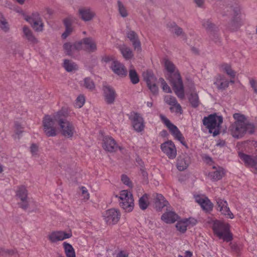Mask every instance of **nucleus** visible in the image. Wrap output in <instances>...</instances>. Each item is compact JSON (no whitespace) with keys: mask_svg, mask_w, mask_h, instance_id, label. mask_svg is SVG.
<instances>
[{"mask_svg":"<svg viewBox=\"0 0 257 257\" xmlns=\"http://www.w3.org/2000/svg\"><path fill=\"white\" fill-rule=\"evenodd\" d=\"M65 117L66 115L62 111H59L54 115L55 119L60 126L62 135L67 138H71L75 132V128L72 123L66 120Z\"/></svg>","mask_w":257,"mask_h":257,"instance_id":"obj_1","label":"nucleus"},{"mask_svg":"<svg viewBox=\"0 0 257 257\" xmlns=\"http://www.w3.org/2000/svg\"><path fill=\"white\" fill-rule=\"evenodd\" d=\"M223 122L222 116L216 114H210L207 117H204L203 123L209 130V132L212 134L213 136L219 134L220 125Z\"/></svg>","mask_w":257,"mask_h":257,"instance_id":"obj_2","label":"nucleus"},{"mask_svg":"<svg viewBox=\"0 0 257 257\" xmlns=\"http://www.w3.org/2000/svg\"><path fill=\"white\" fill-rule=\"evenodd\" d=\"M229 225L224 224L219 221L215 222L212 229L215 234L219 238L228 242L232 239V234L229 230Z\"/></svg>","mask_w":257,"mask_h":257,"instance_id":"obj_3","label":"nucleus"},{"mask_svg":"<svg viewBox=\"0 0 257 257\" xmlns=\"http://www.w3.org/2000/svg\"><path fill=\"white\" fill-rule=\"evenodd\" d=\"M170 81L176 94L179 98L183 99L185 96L184 86L181 75L178 71L170 73Z\"/></svg>","mask_w":257,"mask_h":257,"instance_id":"obj_4","label":"nucleus"},{"mask_svg":"<svg viewBox=\"0 0 257 257\" xmlns=\"http://www.w3.org/2000/svg\"><path fill=\"white\" fill-rule=\"evenodd\" d=\"M160 117L174 138L179 141L183 145L187 148V144L185 141V138L178 127L171 123V121L163 114H161L160 115Z\"/></svg>","mask_w":257,"mask_h":257,"instance_id":"obj_5","label":"nucleus"},{"mask_svg":"<svg viewBox=\"0 0 257 257\" xmlns=\"http://www.w3.org/2000/svg\"><path fill=\"white\" fill-rule=\"evenodd\" d=\"M55 121H56L55 118H52L49 115L45 116L43 119L44 131L48 137H54L57 135L56 128L54 126Z\"/></svg>","mask_w":257,"mask_h":257,"instance_id":"obj_6","label":"nucleus"},{"mask_svg":"<svg viewBox=\"0 0 257 257\" xmlns=\"http://www.w3.org/2000/svg\"><path fill=\"white\" fill-rule=\"evenodd\" d=\"M102 146L104 150L111 153L115 152L119 150L123 153L124 150L123 148L117 144L114 139L109 136L103 138Z\"/></svg>","mask_w":257,"mask_h":257,"instance_id":"obj_7","label":"nucleus"},{"mask_svg":"<svg viewBox=\"0 0 257 257\" xmlns=\"http://www.w3.org/2000/svg\"><path fill=\"white\" fill-rule=\"evenodd\" d=\"M25 19L28 22L32 28L37 32L42 31L44 24L38 13H33L31 16H26Z\"/></svg>","mask_w":257,"mask_h":257,"instance_id":"obj_8","label":"nucleus"},{"mask_svg":"<svg viewBox=\"0 0 257 257\" xmlns=\"http://www.w3.org/2000/svg\"><path fill=\"white\" fill-rule=\"evenodd\" d=\"M143 77L147 86L151 91L154 94L158 92V87L156 85L157 78L150 71H147L143 73Z\"/></svg>","mask_w":257,"mask_h":257,"instance_id":"obj_9","label":"nucleus"},{"mask_svg":"<svg viewBox=\"0 0 257 257\" xmlns=\"http://www.w3.org/2000/svg\"><path fill=\"white\" fill-rule=\"evenodd\" d=\"M130 119L132 121V125L135 131L141 132L144 130L145 127L144 120L141 114L132 112Z\"/></svg>","mask_w":257,"mask_h":257,"instance_id":"obj_10","label":"nucleus"},{"mask_svg":"<svg viewBox=\"0 0 257 257\" xmlns=\"http://www.w3.org/2000/svg\"><path fill=\"white\" fill-rule=\"evenodd\" d=\"M152 197L154 208L158 211H161L162 209L168 204V201L161 194L155 193L153 194Z\"/></svg>","mask_w":257,"mask_h":257,"instance_id":"obj_11","label":"nucleus"},{"mask_svg":"<svg viewBox=\"0 0 257 257\" xmlns=\"http://www.w3.org/2000/svg\"><path fill=\"white\" fill-rule=\"evenodd\" d=\"M72 236V233L71 230H70L68 232L63 231H53L49 234L48 238L52 242H55L58 241L69 238Z\"/></svg>","mask_w":257,"mask_h":257,"instance_id":"obj_12","label":"nucleus"},{"mask_svg":"<svg viewBox=\"0 0 257 257\" xmlns=\"http://www.w3.org/2000/svg\"><path fill=\"white\" fill-rule=\"evenodd\" d=\"M63 47L66 54L72 56L76 52L82 50V44L79 41L75 42L74 43L67 42L63 45Z\"/></svg>","mask_w":257,"mask_h":257,"instance_id":"obj_13","label":"nucleus"},{"mask_svg":"<svg viewBox=\"0 0 257 257\" xmlns=\"http://www.w3.org/2000/svg\"><path fill=\"white\" fill-rule=\"evenodd\" d=\"M161 149L168 157L171 159L176 156V149L175 145L171 141H168L161 145Z\"/></svg>","mask_w":257,"mask_h":257,"instance_id":"obj_14","label":"nucleus"},{"mask_svg":"<svg viewBox=\"0 0 257 257\" xmlns=\"http://www.w3.org/2000/svg\"><path fill=\"white\" fill-rule=\"evenodd\" d=\"M111 68L112 71L120 77L127 76V70L124 65L118 61H113Z\"/></svg>","mask_w":257,"mask_h":257,"instance_id":"obj_15","label":"nucleus"},{"mask_svg":"<svg viewBox=\"0 0 257 257\" xmlns=\"http://www.w3.org/2000/svg\"><path fill=\"white\" fill-rule=\"evenodd\" d=\"M120 214L119 212L114 209H110L106 211L105 215V221L108 224H115L119 220Z\"/></svg>","mask_w":257,"mask_h":257,"instance_id":"obj_16","label":"nucleus"},{"mask_svg":"<svg viewBox=\"0 0 257 257\" xmlns=\"http://www.w3.org/2000/svg\"><path fill=\"white\" fill-rule=\"evenodd\" d=\"M79 42H81L82 44V49H83L88 52H93L97 50L96 43L92 38H83Z\"/></svg>","mask_w":257,"mask_h":257,"instance_id":"obj_17","label":"nucleus"},{"mask_svg":"<svg viewBox=\"0 0 257 257\" xmlns=\"http://www.w3.org/2000/svg\"><path fill=\"white\" fill-rule=\"evenodd\" d=\"M245 122L234 123L231 128L233 136L237 138L242 137L245 133Z\"/></svg>","mask_w":257,"mask_h":257,"instance_id":"obj_18","label":"nucleus"},{"mask_svg":"<svg viewBox=\"0 0 257 257\" xmlns=\"http://www.w3.org/2000/svg\"><path fill=\"white\" fill-rule=\"evenodd\" d=\"M104 97L107 104H112L114 102L116 96L115 90L110 86L104 85L103 87Z\"/></svg>","mask_w":257,"mask_h":257,"instance_id":"obj_19","label":"nucleus"},{"mask_svg":"<svg viewBox=\"0 0 257 257\" xmlns=\"http://www.w3.org/2000/svg\"><path fill=\"white\" fill-rule=\"evenodd\" d=\"M127 38L132 42L135 50L141 52V43L138 34L134 31L130 30L126 33Z\"/></svg>","mask_w":257,"mask_h":257,"instance_id":"obj_20","label":"nucleus"},{"mask_svg":"<svg viewBox=\"0 0 257 257\" xmlns=\"http://www.w3.org/2000/svg\"><path fill=\"white\" fill-rule=\"evenodd\" d=\"M217 209L219 210L222 214L226 216L227 218H233V214L230 211L229 208L227 207V202L221 199L218 198L217 200Z\"/></svg>","mask_w":257,"mask_h":257,"instance_id":"obj_21","label":"nucleus"},{"mask_svg":"<svg viewBox=\"0 0 257 257\" xmlns=\"http://www.w3.org/2000/svg\"><path fill=\"white\" fill-rule=\"evenodd\" d=\"M161 219L167 223H173L179 219V216L173 211H168L164 213Z\"/></svg>","mask_w":257,"mask_h":257,"instance_id":"obj_22","label":"nucleus"},{"mask_svg":"<svg viewBox=\"0 0 257 257\" xmlns=\"http://www.w3.org/2000/svg\"><path fill=\"white\" fill-rule=\"evenodd\" d=\"M79 14L81 19L84 21L91 20L95 15L94 13L92 12L90 9L86 8L80 9Z\"/></svg>","mask_w":257,"mask_h":257,"instance_id":"obj_23","label":"nucleus"},{"mask_svg":"<svg viewBox=\"0 0 257 257\" xmlns=\"http://www.w3.org/2000/svg\"><path fill=\"white\" fill-rule=\"evenodd\" d=\"M212 168L215 170L213 172L209 174L211 179L213 181H217L220 180L225 175L224 169L221 167L213 166Z\"/></svg>","mask_w":257,"mask_h":257,"instance_id":"obj_24","label":"nucleus"},{"mask_svg":"<svg viewBox=\"0 0 257 257\" xmlns=\"http://www.w3.org/2000/svg\"><path fill=\"white\" fill-rule=\"evenodd\" d=\"M214 84L218 89L224 90L229 86V81L225 79V77L221 74L217 76Z\"/></svg>","mask_w":257,"mask_h":257,"instance_id":"obj_25","label":"nucleus"},{"mask_svg":"<svg viewBox=\"0 0 257 257\" xmlns=\"http://www.w3.org/2000/svg\"><path fill=\"white\" fill-rule=\"evenodd\" d=\"M120 206L127 211H131L134 206V198L133 195H131V197L127 198V199L121 200L119 203Z\"/></svg>","mask_w":257,"mask_h":257,"instance_id":"obj_26","label":"nucleus"},{"mask_svg":"<svg viewBox=\"0 0 257 257\" xmlns=\"http://www.w3.org/2000/svg\"><path fill=\"white\" fill-rule=\"evenodd\" d=\"M220 67L222 69L223 72L226 73L229 77L235 78L236 72L232 69L230 64L223 63L220 65Z\"/></svg>","mask_w":257,"mask_h":257,"instance_id":"obj_27","label":"nucleus"},{"mask_svg":"<svg viewBox=\"0 0 257 257\" xmlns=\"http://www.w3.org/2000/svg\"><path fill=\"white\" fill-rule=\"evenodd\" d=\"M23 29L25 36L29 42L33 44L37 43L38 40L33 35L32 31L27 26H24Z\"/></svg>","mask_w":257,"mask_h":257,"instance_id":"obj_28","label":"nucleus"},{"mask_svg":"<svg viewBox=\"0 0 257 257\" xmlns=\"http://www.w3.org/2000/svg\"><path fill=\"white\" fill-rule=\"evenodd\" d=\"M188 99L193 107L196 108L199 106L200 103L199 97L197 93L195 91L193 90L191 92Z\"/></svg>","mask_w":257,"mask_h":257,"instance_id":"obj_29","label":"nucleus"},{"mask_svg":"<svg viewBox=\"0 0 257 257\" xmlns=\"http://www.w3.org/2000/svg\"><path fill=\"white\" fill-rule=\"evenodd\" d=\"M202 26L206 30L213 34H214L215 32H217L218 30V27L209 20L204 21L202 23Z\"/></svg>","mask_w":257,"mask_h":257,"instance_id":"obj_30","label":"nucleus"},{"mask_svg":"<svg viewBox=\"0 0 257 257\" xmlns=\"http://www.w3.org/2000/svg\"><path fill=\"white\" fill-rule=\"evenodd\" d=\"M150 204L149 201V195L147 193L144 194L139 200V205L140 208L142 210L146 209Z\"/></svg>","mask_w":257,"mask_h":257,"instance_id":"obj_31","label":"nucleus"},{"mask_svg":"<svg viewBox=\"0 0 257 257\" xmlns=\"http://www.w3.org/2000/svg\"><path fill=\"white\" fill-rule=\"evenodd\" d=\"M63 246L65 250V253L67 257H75V250L72 246L66 242L63 243Z\"/></svg>","mask_w":257,"mask_h":257,"instance_id":"obj_32","label":"nucleus"},{"mask_svg":"<svg viewBox=\"0 0 257 257\" xmlns=\"http://www.w3.org/2000/svg\"><path fill=\"white\" fill-rule=\"evenodd\" d=\"M197 202L200 204L201 207L206 211H209L212 209V204L208 199L200 198L197 200Z\"/></svg>","mask_w":257,"mask_h":257,"instance_id":"obj_33","label":"nucleus"},{"mask_svg":"<svg viewBox=\"0 0 257 257\" xmlns=\"http://www.w3.org/2000/svg\"><path fill=\"white\" fill-rule=\"evenodd\" d=\"M17 195L20 198L21 201L27 199L28 191L24 186L22 185L19 187L17 191Z\"/></svg>","mask_w":257,"mask_h":257,"instance_id":"obj_34","label":"nucleus"},{"mask_svg":"<svg viewBox=\"0 0 257 257\" xmlns=\"http://www.w3.org/2000/svg\"><path fill=\"white\" fill-rule=\"evenodd\" d=\"M63 67L68 72H71L77 69V65L75 63L68 59L64 60Z\"/></svg>","mask_w":257,"mask_h":257,"instance_id":"obj_35","label":"nucleus"},{"mask_svg":"<svg viewBox=\"0 0 257 257\" xmlns=\"http://www.w3.org/2000/svg\"><path fill=\"white\" fill-rule=\"evenodd\" d=\"M120 51L123 57L126 60L131 59L133 56V52L128 47L123 46L120 49Z\"/></svg>","mask_w":257,"mask_h":257,"instance_id":"obj_36","label":"nucleus"},{"mask_svg":"<svg viewBox=\"0 0 257 257\" xmlns=\"http://www.w3.org/2000/svg\"><path fill=\"white\" fill-rule=\"evenodd\" d=\"M188 221H190V220L185 219L183 221H179L176 225L177 230L181 232H185L187 229Z\"/></svg>","mask_w":257,"mask_h":257,"instance_id":"obj_37","label":"nucleus"},{"mask_svg":"<svg viewBox=\"0 0 257 257\" xmlns=\"http://www.w3.org/2000/svg\"><path fill=\"white\" fill-rule=\"evenodd\" d=\"M129 77L133 84H137L140 81L139 75L134 69H130L129 71Z\"/></svg>","mask_w":257,"mask_h":257,"instance_id":"obj_38","label":"nucleus"},{"mask_svg":"<svg viewBox=\"0 0 257 257\" xmlns=\"http://www.w3.org/2000/svg\"><path fill=\"white\" fill-rule=\"evenodd\" d=\"M238 156L240 159L243 161H257V156H254L253 155H246L243 153L239 152Z\"/></svg>","mask_w":257,"mask_h":257,"instance_id":"obj_39","label":"nucleus"},{"mask_svg":"<svg viewBox=\"0 0 257 257\" xmlns=\"http://www.w3.org/2000/svg\"><path fill=\"white\" fill-rule=\"evenodd\" d=\"M83 86L90 90H92L95 88V85L93 81L89 77L86 78L84 79Z\"/></svg>","mask_w":257,"mask_h":257,"instance_id":"obj_40","label":"nucleus"},{"mask_svg":"<svg viewBox=\"0 0 257 257\" xmlns=\"http://www.w3.org/2000/svg\"><path fill=\"white\" fill-rule=\"evenodd\" d=\"M164 101L167 104L171 105V106L175 104L177 102V100L175 97L170 95H167L165 96Z\"/></svg>","mask_w":257,"mask_h":257,"instance_id":"obj_41","label":"nucleus"},{"mask_svg":"<svg viewBox=\"0 0 257 257\" xmlns=\"http://www.w3.org/2000/svg\"><path fill=\"white\" fill-rule=\"evenodd\" d=\"M0 27L1 29L5 32L9 30V27L8 22L3 17L0 13Z\"/></svg>","mask_w":257,"mask_h":257,"instance_id":"obj_42","label":"nucleus"},{"mask_svg":"<svg viewBox=\"0 0 257 257\" xmlns=\"http://www.w3.org/2000/svg\"><path fill=\"white\" fill-rule=\"evenodd\" d=\"M117 4L119 14L122 17H126L128 14L125 8L120 1H118Z\"/></svg>","mask_w":257,"mask_h":257,"instance_id":"obj_43","label":"nucleus"},{"mask_svg":"<svg viewBox=\"0 0 257 257\" xmlns=\"http://www.w3.org/2000/svg\"><path fill=\"white\" fill-rule=\"evenodd\" d=\"M165 67H166V70L170 73H174V72H175V66L172 62H171L169 60H166L165 61Z\"/></svg>","mask_w":257,"mask_h":257,"instance_id":"obj_44","label":"nucleus"},{"mask_svg":"<svg viewBox=\"0 0 257 257\" xmlns=\"http://www.w3.org/2000/svg\"><path fill=\"white\" fill-rule=\"evenodd\" d=\"M170 109L171 111H175L177 113L182 114L183 113V110L182 109L181 106L177 102L176 103H175V104L171 106Z\"/></svg>","mask_w":257,"mask_h":257,"instance_id":"obj_45","label":"nucleus"},{"mask_svg":"<svg viewBox=\"0 0 257 257\" xmlns=\"http://www.w3.org/2000/svg\"><path fill=\"white\" fill-rule=\"evenodd\" d=\"M159 80L161 82L163 90L167 93H171L172 92L171 89L166 82V81L164 80V79L162 78H160Z\"/></svg>","mask_w":257,"mask_h":257,"instance_id":"obj_46","label":"nucleus"},{"mask_svg":"<svg viewBox=\"0 0 257 257\" xmlns=\"http://www.w3.org/2000/svg\"><path fill=\"white\" fill-rule=\"evenodd\" d=\"M233 117L236 120L234 123L245 122L246 119L243 115L237 113L233 114Z\"/></svg>","mask_w":257,"mask_h":257,"instance_id":"obj_47","label":"nucleus"},{"mask_svg":"<svg viewBox=\"0 0 257 257\" xmlns=\"http://www.w3.org/2000/svg\"><path fill=\"white\" fill-rule=\"evenodd\" d=\"M121 180L124 184L127 185L130 187H133V183L130 181V178L127 177V175L125 174L122 175Z\"/></svg>","mask_w":257,"mask_h":257,"instance_id":"obj_48","label":"nucleus"},{"mask_svg":"<svg viewBox=\"0 0 257 257\" xmlns=\"http://www.w3.org/2000/svg\"><path fill=\"white\" fill-rule=\"evenodd\" d=\"M244 165L252 168L254 173L257 174V162H244Z\"/></svg>","mask_w":257,"mask_h":257,"instance_id":"obj_49","label":"nucleus"},{"mask_svg":"<svg viewBox=\"0 0 257 257\" xmlns=\"http://www.w3.org/2000/svg\"><path fill=\"white\" fill-rule=\"evenodd\" d=\"M131 195H133L131 193L128 192L127 190H122L120 193L119 199L121 200H126L127 198L131 197Z\"/></svg>","mask_w":257,"mask_h":257,"instance_id":"obj_50","label":"nucleus"},{"mask_svg":"<svg viewBox=\"0 0 257 257\" xmlns=\"http://www.w3.org/2000/svg\"><path fill=\"white\" fill-rule=\"evenodd\" d=\"M188 165L186 162H178L176 166L180 171H183L188 167Z\"/></svg>","mask_w":257,"mask_h":257,"instance_id":"obj_51","label":"nucleus"},{"mask_svg":"<svg viewBox=\"0 0 257 257\" xmlns=\"http://www.w3.org/2000/svg\"><path fill=\"white\" fill-rule=\"evenodd\" d=\"M15 132L17 135H19L23 132L24 127L18 122H15Z\"/></svg>","mask_w":257,"mask_h":257,"instance_id":"obj_52","label":"nucleus"},{"mask_svg":"<svg viewBox=\"0 0 257 257\" xmlns=\"http://www.w3.org/2000/svg\"><path fill=\"white\" fill-rule=\"evenodd\" d=\"M85 102V98L84 96L79 95L76 99V105L79 108H80L83 106Z\"/></svg>","mask_w":257,"mask_h":257,"instance_id":"obj_53","label":"nucleus"},{"mask_svg":"<svg viewBox=\"0 0 257 257\" xmlns=\"http://www.w3.org/2000/svg\"><path fill=\"white\" fill-rule=\"evenodd\" d=\"M174 33L175 34L179 36L180 35H184L185 34L183 31V30L181 28L178 26L176 24H174Z\"/></svg>","mask_w":257,"mask_h":257,"instance_id":"obj_54","label":"nucleus"},{"mask_svg":"<svg viewBox=\"0 0 257 257\" xmlns=\"http://www.w3.org/2000/svg\"><path fill=\"white\" fill-rule=\"evenodd\" d=\"M248 132L250 134H252L254 132V126L251 123H246L245 133Z\"/></svg>","mask_w":257,"mask_h":257,"instance_id":"obj_55","label":"nucleus"},{"mask_svg":"<svg viewBox=\"0 0 257 257\" xmlns=\"http://www.w3.org/2000/svg\"><path fill=\"white\" fill-rule=\"evenodd\" d=\"M65 28V31L62 35V38L64 39H66L72 33L73 31L72 27H68Z\"/></svg>","mask_w":257,"mask_h":257,"instance_id":"obj_56","label":"nucleus"},{"mask_svg":"<svg viewBox=\"0 0 257 257\" xmlns=\"http://www.w3.org/2000/svg\"><path fill=\"white\" fill-rule=\"evenodd\" d=\"M249 82L251 87L254 90V92L257 94V81L254 79H251L250 80Z\"/></svg>","mask_w":257,"mask_h":257,"instance_id":"obj_57","label":"nucleus"},{"mask_svg":"<svg viewBox=\"0 0 257 257\" xmlns=\"http://www.w3.org/2000/svg\"><path fill=\"white\" fill-rule=\"evenodd\" d=\"M30 150L31 153L33 155H35L38 151V146L35 144H33L30 147Z\"/></svg>","mask_w":257,"mask_h":257,"instance_id":"obj_58","label":"nucleus"},{"mask_svg":"<svg viewBox=\"0 0 257 257\" xmlns=\"http://www.w3.org/2000/svg\"><path fill=\"white\" fill-rule=\"evenodd\" d=\"M113 59L114 57L112 56L105 55L103 56L102 58V61L105 63H107L111 61H114Z\"/></svg>","mask_w":257,"mask_h":257,"instance_id":"obj_59","label":"nucleus"},{"mask_svg":"<svg viewBox=\"0 0 257 257\" xmlns=\"http://www.w3.org/2000/svg\"><path fill=\"white\" fill-rule=\"evenodd\" d=\"M22 202L19 203L20 207L23 209H26L29 207V203L27 201V199H26L24 201H21Z\"/></svg>","mask_w":257,"mask_h":257,"instance_id":"obj_60","label":"nucleus"},{"mask_svg":"<svg viewBox=\"0 0 257 257\" xmlns=\"http://www.w3.org/2000/svg\"><path fill=\"white\" fill-rule=\"evenodd\" d=\"M81 189L82 190V194L84 197V199L86 200L88 199L89 198V194L87 192V190H85V187H82Z\"/></svg>","mask_w":257,"mask_h":257,"instance_id":"obj_61","label":"nucleus"},{"mask_svg":"<svg viewBox=\"0 0 257 257\" xmlns=\"http://www.w3.org/2000/svg\"><path fill=\"white\" fill-rule=\"evenodd\" d=\"M63 22L65 27H71L72 21L70 18H66L64 19Z\"/></svg>","mask_w":257,"mask_h":257,"instance_id":"obj_62","label":"nucleus"},{"mask_svg":"<svg viewBox=\"0 0 257 257\" xmlns=\"http://www.w3.org/2000/svg\"><path fill=\"white\" fill-rule=\"evenodd\" d=\"M128 254L124 253L123 251H120L116 255V257H127Z\"/></svg>","mask_w":257,"mask_h":257,"instance_id":"obj_63","label":"nucleus"},{"mask_svg":"<svg viewBox=\"0 0 257 257\" xmlns=\"http://www.w3.org/2000/svg\"><path fill=\"white\" fill-rule=\"evenodd\" d=\"M187 220H190V221H188V225L189 224L194 225L197 223V220L194 218H189V219H187Z\"/></svg>","mask_w":257,"mask_h":257,"instance_id":"obj_64","label":"nucleus"}]
</instances>
